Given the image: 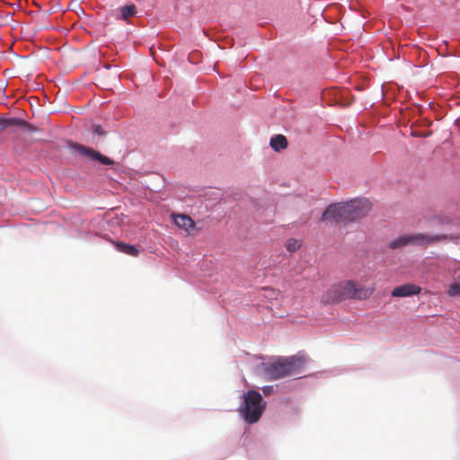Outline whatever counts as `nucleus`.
I'll return each instance as SVG.
<instances>
[{"label":"nucleus","mask_w":460,"mask_h":460,"mask_svg":"<svg viewBox=\"0 0 460 460\" xmlns=\"http://www.w3.org/2000/svg\"><path fill=\"white\" fill-rule=\"evenodd\" d=\"M448 294L452 296H460V275H457L450 285Z\"/></svg>","instance_id":"nucleus-14"},{"label":"nucleus","mask_w":460,"mask_h":460,"mask_svg":"<svg viewBox=\"0 0 460 460\" xmlns=\"http://www.w3.org/2000/svg\"><path fill=\"white\" fill-rule=\"evenodd\" d=\"M300 247H301V242L295 238L288 239L287 242V244H286L287 250L290 252H296Z\"/></svg>","instance_id":"nucleus-15"},{"label":"nucleus","mask_w":460,"mask_h":460,"mask_svg":"<svg viewBox=\"0 0 460 460\" xmlns=\"http://www.w3.org/2000/svg\"><path fill=\"white\" fill-rule=\"evenodd\" d=\"M0 125L4 128L11 125L22 127L24 130L35 131V128L21 119H0Z\"/></svg>","instance_id":"nucleus-12"},{"label":"nucleus","mask_w":460,"mask_h":460,"mask_svg":"<svg viewBox=\"0 0 460 460\" xmlns=\"http://www.w3.org/2000/svg\"><path fill=\"white\" fill-rule=\"evenodd\" d=\"M421 288L414 284H404L396 287L392 291V296L395 297H404L412 295H417L420 292Z\"/></svg>","instance_id":"nucleus-8"},{"label":"nucleus","mask_w":460,"mask_h":460,"mask_svg":"<svg viewBox=\"0 0 460 460\" xmlns=\"http://www.w3.org/2000/svg\"><path fill=\"white\" fill-rule=\"evenodd\" d=\"M446 238V235H429L425 234H403L391 241L388 246L393 250L407 245L428 246Z\"/></svg>","instance_id":"nucleus-4"},{"label":"nucleus","mask_w":460,"mask_h":460,"mask_svg":"<svg viewBox=\"0 0 460 460\" xmlns=\"http://www.w3.org/2000/svg\"><path fill=\"white\" fill-rule=\"evenodd\" d=\"M121 18L128 20L137 13V8L134 4L125 5L120 8Z\"/></svg>","instance_id":"nucleus-13"},{"label":"nucleus","mask_w":460,"mask_h":460,"mask_svg":"<svg viewBox=\"0 0 460 460\" xmlns=\"http://www.w3.org/2000/svg\"><path fill=\"white\" fill-rule=\"evenodd\" d=\"M288 145L287 137L281 134L272 137L270 140V146L275 152H280L286 149Z\"/></svg>","instance_id":"nucleus-10"},{"label":"nucleus","mask_w":460,"mask_h":460,"mask_svg":"<svg viewBox=\"0 0 460 460\" xmlns=\"http://www.w3.org/2000/svg\"><path fill=\"white\" fill-rule=\"evenodd\" d=\"M413 136H415V137H422L423 135H420V134H419V133H416V134H413Z\"/></svg>","instance_id":"nucleus-18"},{"label":"nucleus","mask_w":460,"mask_h":460,"mask_svg":"<svg viewBox=\"0 0 460 460\" xmlns=\"http://www.w3.org/2000/svg\"><path fill=\"white\" fill-rule=\"evenodd\" d=\"M349 202V206L352 208V214L355 221L366 217L371 210L372 205L367 199H352Z\"/></svg>","instance_id":"nucleus-7"},{"label":"nucleus","mask_w":460,"mask_h":460,"mask_svg":"<svg viewBox=\"0 0 460 460\" xmlns=\"http://www.w3.org/2000/svg\"><path fill=\"white\" fill-rule=\"evenodd\" d=\"M266 408V402L256 390H250L243 395V406L240 413L249 424L257 422Z\"/></svg>","instance_id":"nucleus-3"},{"label":"nucleus","mask_w":460,"mask_h":460,"mask_svg":"<svg viewBox=\"0 0 460 460\" xmlns=\"http://www.w3.org/2000/svg\"><path fill=\"white\" fill-rule=\"evenodd\" d=\"M303 366L304 359L294 356L267 364L265 372L270 379H279L299 374Z\"/></svg>","instance_id":"nucleus-2"},{"label":"nucleus","mask_w":460,"mask_h":460,"mask_svg":"<svg viewBox=\"0 0 460 460\" xmlns=\"http://www.w3.org/2000/svg\"><path fill=\"white\" fill-rule=\"evenodd\" d=\"M115 247L119 252L125 253L129 256L137 257L139 255V250L132 244H128L123 242L114 243Z\"/></svg>","instance_id":"nucleus-11"},{"label":"nucleus","mask_w":460,"mask_h":460,"mask_svg":"<svg viewBox=\"0 0 460 460\" xmlns=\"http://www.w3.org/2000/svg\"><path fill=\"white\" fill-rule=\"evenodd\" d=\"M332 8L336 9V6H334V5H327V6L323 9V13H322V15H323V17L324 21H325L326 22H330V23L333 22V20H335V18H333L332 20L329 19V18L327 17V15L325 14V13H326L328 10L332 9Z\"/></svg>","instance_id":"nucleus-17"},{"label":"nucleus","mask_w":460,"mask_h":460,"mask_svg":"<svg viewBox=\"0 0 460 460\" xmlns=\"http://www.w3.org/2000/svg\"><path fill=\"white\" fill-rule=\"evenodd\" d=\"M93 132L94 135H97L99 137H103L106 135V132L100 125H93Z\"/></svg>","instance_id":"nucleus-16"},{"label":"nucleus","mask_w":460,"mask_h":460,"mask_svg":"<svg viewBox=\"0 0 460 460\" xmlns=\"http://www.w3.org/2000/svg\"><path fill=\"white\" fill-rule=\"evenodd\" d=\"M374 291V286L367 287L353 279L344 280L328 288L322 296V303L328 305L346 299L365 300L369 298Z\"/></svg>","instance_id":"nucleus-1"},{"label":"nucleus","mask_w":460,"mask_h":460,"mask_svg":"<svg viewBox=\"0 0 460 460\" xmlns=\"http://www.w3.org/2000/svg\"><path fill=\"white\" fill-rule=\"evenodd\" d=\"M174 223L181 228L190 232L195 227V222L187 215L173 216Z\"/></svg>","instance_id":"nucleus-9"},{"label":"nucleus","mask_w":460,"mask_h":460,"mask_svg":"<svg viewBox=\"0 0 460 460\" xmlns=\"http://www.w3.org/2000/svg\"><path fill=\"white\" fill-rule=\"evenodd\" d=\"M70 146L78 152L82 156L87 157L91 160H96L99 161L101 164L104 165H111L114 164V161L103 155H102L100 152L85 146L84 145L78 144V143H73L70 145Z\"/></svg>","instance_id":"nucleus-6"},{"label":"nucleus","mask_w":460,"mask_h":460,"mask_svg":"<svg viewBox=\"0 0 460 460\" xmlns=\"http://www.w3.org/2000/svg\"><path fill=\"white\" fill-rule=\"evenodd\" d=\"M322 220L330 223H349L355 221L349 202L330 205L323 213Z\"/></svg>","instance_id":"nucleus-5"}]
</instances>
